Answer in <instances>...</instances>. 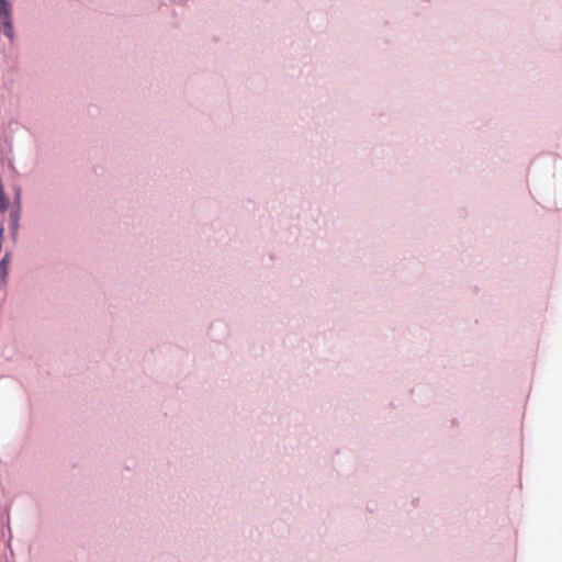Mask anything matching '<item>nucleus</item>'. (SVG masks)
Returning <instances> with one entry per match:
<instances>
[{
  "mask_svg": "<svg viewBox=\"0 0 562 562\" xmlns=\"http://www.w3.org/2000/svg\"><path fill=\"white\" fill-rule=\"evenodd\" d=\"M19 214L14 213L11 215V225L14 233L18 231Z\"/></svg>",
  "mask_w": 562,
  "mask_h": 562,
  "instance_id": "obj_3",
  "label": "nucleus"
},
{
  "mask_svg": "<svg viewBox=\"0 0 562 562\" xmlns=\"http://www.w3.org/2000/svg\"><path fill=\"white\" fill-rule=\"evenodd\" d=\"M10 263V255L5 254L0 260V288L5 284L8 268Z\"/></svg>",
  "mask_w": 562,
  "mask_h": 562,
  "instance_id": "obj_2",
  "label": "nucleus"
},
{
  "mask_svg": "<svg viewBox=\"0 0 562 562\" xmlns=\"http://www.w3.org/2000/svg\"><path fill=\"white\" fill-rule=\"evenodd\" d=\"M12 36L11 5L8 0H0V32Z\"/></svg>",
  "mask_w": 562,
  "mask_h": 562,
  "instance_id": "obj_1",
  "label": "nucleus"
}]
</instances>
